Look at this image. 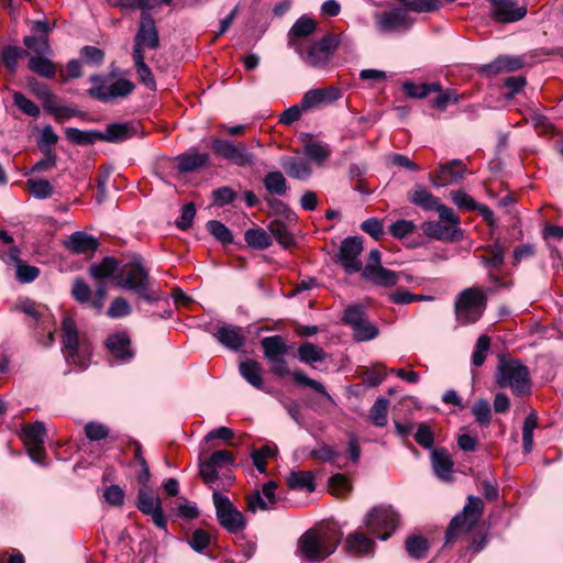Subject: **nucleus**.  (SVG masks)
Returning <instances> with one entry per match:
<instances>
[{"label": "nucleus", "instance_id": "obj_1", "mask_svg": "<svg viewBox=\"0 0 563 563\" xmlns=\"http://www.w3.org/2000/svg\"><path fill=\"white\" fill-rule=\"evenodd\" d=\"M115 282L119 287L132 290L148 303H154L161 298L159 288L151 280L140 256L120 265Z\"/></svg>", "mask_w": 563, "mask_h": 563}, {"label": "nucleus", "instance_id": "obj_2", "mask_svg": "<svg viewBox=\"0 0 563 563\" xmlns=\"http://www.w3.org/2000/svg\"><path fill=\"white\" fill-rule=\"evenodd\" d=\"M342 533L335 527L308 530L298 541V551L309 562H321L336 550Z\"/></svg>", "mask_w": 563, "mask_h": 563}, {"label": "nucleus", "instance_id": "obj_3", "mask_svg": "<svg viewBox=\"0 0 563 563\" xmlns=\"http://www.w3.org/2000/svg\"><path fill=\"white\" fill-rule=\"evenodd\" d=\"M496 384L501 388H510L517 396L530 393L531 380L529 368L519 360L500 358L496 371Z\"/></svg>", "mask_w": 563, "mask_h": 563}, {"label": "nucleus", "instance_id": "obj_4", "mask_svg": "<svg viewBox=\"0 0 563 563\" xmlns=\"http://www.w3.org/2000/svg\"><path fill=\"white\" fill-rule=\"evenodd\" d=\"M289 44L295 47L300 57L311 67L324 66L340 45H352L345 35L338 36L332 34H328L318 42L307 46L296 45L292 41H289Z\"/></svg>", "mask_w": 563, "mask_h": 563}, {"label": "nucleus", "instance_id": "obj_5", "mask_svg": "<svg viewBox=\"0 0 563 563\" xmlns=\"http://www.w3.org/2000/svg\"><path fill=\"white\" fill-rule=\"evenodd\" d=\"M487 303L486 294L477 287L464 289L455 300L454 310L462 325L475 323L483 316Z\"/></svg>", "mask_w": 563, "mask_h": 563}, {"label": "nucleus", "instance_id": "obj_6", "mask_svg": "<svg viewBox=\"0 0 563 563\" xmlns=\"http://www.w3.org/2000/svg\"><path fill=\"white\" fill-rule=\"evenodd\" d=\"M363 525L369 534L386 541L396 531L399 525V516L391 506L380 505L366 514Z\"/></svg>", "mask_w": 563, "mask_h": 563}, {"label": "nucleus", "instance_id": "obj_7", "mask_svg": "<svg viewBox=\"0 0 563 563\" xmlns=\"http://www.w3.org/2000/svg\"><path fill=\"white\" fill-rule=\"evenodd\" d=\"M484 510L479 497L468 496L463 510L453 517L445 532V545L452 543L460 534L471 530L478 522Z\"/></svg>", "mask_w": 563, "mask_h": 563}, {"label": "nucleus", "instance_id": "obj_8", "mask_svg": "<svg viewBox=\"0 0 563 563\" xmlns=\"http://www.w3.org/2000/svg\"><path fill=\"white\" fill-rule=\"evenodd\" d=\"M439 213L440 221H426L422 223L423 233L439 241H454L460 230V218L450 207H441Z\"/></svg>", "mask_w": 563, "mask_h": 563}, {"label": "nucleus", "instance_id": "obj_9", "mask_svg": "<svg viewBox=\"0 0 563 563\" xmlns=\"http://www.w3.org/2000/svg\"><path fill=\"white\" fill-rule=\"evenodd\" d=\"M212 500L219 523L229 532L236 533L245 528L246 521L241 511L220 492L214 490Z\"/></svg>", "mask_w": 563, "mask_h": 563}, {"label": "nucleus", "instance_id": "obj_10", "mask_svg": "<svg viewBox=\"0 0 563 563\" xmlns=\"http://www.w3.org/2000/svg\"><path fill=\"white\" fill-rule=\"evenodd\" d=\"M213 153L222 158L232 162L240 167H252L255 164V156L246 150L243 143H234L224 139L211 141Z\"/></svg>", "mask_w": 563, "mask_h": 563}, {"label": "nucleus", "instance_id": "obj_11", "mask_svg": "<svg viewBox=\"0 0 563 563\" xmlns=\"http://www.w3.org/2000/svg\"><path fill=\"white\" fill-rule=\"evenodd\" d=\"M159 47V34L155 21L150 12H142L140 24L134 37L132 55L144 56L145 49H157Z\"/></svg>", "mask_w": 563, "mask_h": 563}, {"label": "nucleus", "instance_id": "obj_12", "mask_svg": "<svg viewBox=\"0 0 563 563\" xmlns=\"http://www.w3.org/2000/svg\"><path fill=\"white\" fill-rule=\"evenodd\" d=\"M135 85L124 78L114 80H100L98 85L89 89V95L102 102H109L117 98H125L132 93Z\"/></svg>", "mask_w": 563, "mask_h": 563}, {"label": "nucleus", "instance_id": "obj_13", "mask_svg": "<svg viewBox=\"0 0 563 563\" xmlns=\"http://www.w3.org/2000/svg\"><path fill=\"white\" fill-rule=\"evenodd\" d=\"M363 251V240L360 236H349L341 242L339 263L347 274L363 271L360 255Z\"/></svg>", "mask_w": 563, "mask_h": 563}, {"label": "nucleus", "instance_id": "obj_14", "mask_svg": "<svg viewBox=\"0 0 563 563\" xmlns=\"http://www.w3.org/2000/svg\"><path fill=\"white\" fill-rule=\"evenodd\" d=\"M137 509L152 518L153 523L167 532V519L162 508L159 497L154 496L148 489L142 487L137 493Z\"/></svg>", "mask_w": 563, "mask_h": 563}, {"label": "nucleus", "instance_id": "obj_15", "mask_svg": "<svg viewBox=\"0 0 563 563\" xmlns=\"http://www.w3.org/2000/svg\"><path fill=\"white\" fill-rule=\"evenodd\" d=\"M234 459L227 450L214 451L211 456L199 464V474L202 481L211 486L219 477V471L233 465Z\"/></svg>", "mask_w": 563, "mask_h": 563}, {"label": "nucleus", "instance_id": "obj_16", "mask_svg": "<svg viewBox=\"0 0 563 563\" xmlns=\"http://www.w3.org/2000/svg\"><path fill=\"white\" fill-rule=\"evenodd\" d=\"M376 538L360 527L347 534L344 541L345 551L353 556H373L376 548Z\"/></svg>", "mask_w": 563, "mask_h": 563}, {"label": "nucleus", "instance_id": "obj_17", "mask_svg": "<svg viewBox=\"0 0 563 563\" xmlns=\"http://www.w3.org/2000/svg\"><path fill=\"white\" fill-rule=\"evenodd\" d=\"M466 166L460 159H453L446 164H440L439 168L431 173L429 178L434 187H445L457 183L464 177Z\"/></svg>", "mask_w": 563, "mask_h": 563}, {"label": "nucleus", "instance_id": "obj_18", "mask_svg": "<svg viewBox=\"0 0 563 563\" xmlns=\"http://www.w3.org/2000/svg\"><path fill=\"white\" fill-rule=\"evenodd\" d=\"M490 16L500 23H512L523 19L527 14L526 7H517L514 0H488Z\"/></svg>", "mask_w": 563, "mask_h": 563}, {"label": "nucleus", "instance_id": "obj_19", "mask_svg": "<svg viewBox=\"0 0 563 563\" xmlns=\"http://www.w3.org/2000/svg\"><path fill=\"white\" fill-rule=\"evenodd\" d=\"M377 30L383 33L407 31L411 26V20L402 9L384 11L376 16Z\"/></svg>", "mask_w": 563, "mask_h": 563}, {"label": "nucleus", "instance_id": "obj_20", "mask_svg": "<svg viewBox=\"0 0 563 563\" xmlns=\"http://www.w3.org/2000/svg\"><path fill=\"white\" fill-rule=\"evenodd\" d=\"M106 345L110 354L119 362L128 363L134 357L130 336L124 331L110 334L106 341Z\"/></svg>", "mask_w": 563, "mask_h": 563}, {"label": "nucleus", "instance_id": "obj_21", "mask_svg": "<svg viewBox=\"0 0 563 563\" xmlns=\"http://www.w3.org/2000/svg\"><path fill=\"white\" fill-rule=\"evenodd\" d=\"M341 97V89L334 86L311 89L303 95L301 99V108L303 110H310L323 103H332Z\"/></svg>", "mask_w": 563, "mask_h": 563}, {"label": "nucleus", "instance_id": "obj_22", "mask_svg": "<svg viewBox=\"0 0 563 563\" xmlns=\"http://www.w3.org/2000/svg\"><path fill=\"white\" fill-rule=\"evenodd\" d=\"M213 336L221 345L235 352L245 344V335L242 328L234 324L217 327Z\"/></svg>", "mask_w": 563, "mask_h": 563}, {"label": "nucleus", "instance_id": "obj_23", "mask_svg": "<svg viewBox=\"0 0 563 563\" xmlns=\"http://www.w3.org/2000/svg\"><path fill=\"white\" fill-rule=\"evenodd\" d=\"M139 130L137 122L111 123L101 132V141L121 143L137 135Z\"/></svg>", "mask_w": 563, "mask_h": 563}, {"label": "nucleus", "instance_id": "obj_24", "mask_svg": "<svg viewBox=\"0 0 563 563\" xmlns=\"http://www.w3.org/2000/svg\"><path fill=\"white\" fill-rule=\"evenodd\" d=\"M64 245L73 254L86 255L95 253L99 246V242L90 234L76 231L64 241Z\"/></svg>", "mask_w": 563, "mask_h": 563}, {"label": "nucleus", "instance_id": "obj_25", "mask_svg": "<svg viewBox=\"0 0 563 563\" xmlns=\"http://www.w3.org/2000/svg\"><path fill=\"white\" fill-rule=\"evenodd\" d=\"M63 347L67 362H76L78 355V331L74 319L66 317L63 320Z\"/></svg>", "mask_w": 563, "mask_h": 563}, {"label": "nucleus", "instance_id": "obj_26", "mask_svg": "<svg viewBox=\"0 0 563 563\" xmlns=\"http://www.w3.org/2000/svg\"><path fill=\"white\" fill-rule=\"evenodd\" d=\"M431 464L437 477L443 482H450L453 473V461L448 450L437 448L430 454Z\"/></svg>", "mask_w": 563, "mask_h": 563}, {"label": "nucleus", "instance_id": "obj_27", "mask_svg": "<svg viewBox=\"0 0 563 563\" xmlns=\"http://www.w3.org/2000/svg\"><path fill=\"white\" fill-rule=\"evenodd\" d=\"M362 276L364 279L382 287H391L399 282V274L384 266L365 265Z\"/></svg>", "mask_w": 563, "mask_h": 563}, {"label": "nucleus", "instance_id": "obj_28", "mask_svg": "<svg viewBox=\"0 0 563 563\" xmlns=\"http://www.w3.org/2000/svg\"><path fill=\"white\" fill-rule=\"evenodd\" d=\"M280 166L289 177L299 180H307L312 174L309 162L299 156L284 157L280 161Z\"/></svg>", "mask_w": 563, "mask_h": 563}, {"label": "nucleus", "instance_id": "obj_29", "mask_svg": "<svg viewBox=\"0 0 563 563\" xmlns=\"http://www.w3.org/2000/svg\"><path fill=\"white\" fill-rule=\"evenodd\" d=\"M408 199L411 203L428 210V211H437L439 212L441 207H446L443 205L439 198L433 196L427 189H424L420 185H416L409 192Z\"/></svg>", "mask_w": 563, "mask_h": 563}, {"label": "nucleus", "instance_id": "obj_30", "mask_svg": "<svg viewBox=\"0 0 563 563\" xmlns=\"http://www.w3.org/2000/svg\"><path fill=\"white\" fill-rule=\"evenodd\" d=\"M240 375L254 388L265 390L263 369L258 362L246 358L239 364Z\"/></svg>", "mask_w": 563, "mask_h": 563}, {"label": "nucleus", "instance_id": "obj_31", "mask_svg": "<svg viewBox=\"0 0 563 563\" xmlns=\"http://www.w3.org/2000/svg\"><path fill=\"white\" fill-rule=\"evenodd\" d=\"M209 154L189 151L177 157L178 169L181 173H191L209 163Z\"/></svg>", "mask_w": 563, "mask_h": 563}, {"label": "nucleus", "instance_id": "obj_32", "mask_svg": "<svg viewBox=\"0 0 563 563\" xmlns=\"http://www.w3.org/2000/svg\"><path fill=\"white\" fill-rule=\"evenodd\" d=\"M261 345L268 363L287 354V345L280 335L266 336L262 339Z\"/></svg>", "mask_w": 563, "mask_h": 563}, {"label": "nucleus", "instance_id": "obj_33", "mask_svg": "<svg viewBox=\"0 0 563 563\" xmlns=\"http://www.w3.org/2000/svg\"><path fill=\"white\" fill-rule=\"evenodd\" d=\"M120 263L110 256L102 258L100 263H93L89 267V274L97 280H102L119 273Z\"/></svg>", "mask_w": 563, "mask_h": 563}, {"label": "nucleus", "instance_id": "obj_34", "mask_svg": "<svg viewBox=\"0 0 563 563\" xmlns=\"http://www.w3.org/2000/svg\"><path fill=\"white\" fill-rule=\"evenodd\" d=\"M266 191L272 196H284L289 190L286 177L279 170L269 172L263 179Z\"/></svg>", "mask_w": 563, "mask_h": 563}, {"label": "nucleus", "instance_id": "obj_35", "mask_svg": "<svg viewBox=\"0 0 563 563\" xmlns=\"http://www.w3.org/2000/svg\"><path fill=\"white\" fill-rule=\"evenodd\" d=\"M66 139L77 145H89L101 141V131L87 130L81 131L77 128L65 129Z\"/></svg>", "mask_w": 563, "mask_h": 563}, {"label": "nucleus", "instance_id": "obj_36", "mask_svg": "<svg viewBox=\"0 0 563 563\" xmlns=\"http://www.w3.org/2000/svg\"><path fill=\"white\" fill-rule=\"evenodd\" d=\"M300 362L313 365L317 362H322L327 357L324 350L311 342H303L297 351Z\"/></svg>", "mask_w": 563, "mask_h": 563}, {"label": "nucleus", "instance_id": "obj_37", "mask_svg": "<svg viewBox=\"0 0 563 563\" xmlns=\"http://www.w3.org/2000/svg\"><path fill=\"white\" fill-rule=\"evenodd\" d=\"M46 438V429L43 422L36 421L26 424L22 429V439L26 446L44 444Z\"/></svg>", "mask_w": 563, "mask_h": 563}, {"label": "nucleus", "instance_id": "obj_38", "mask_svg": "<svg viewBox=\"0 0 563 563\" xmlns=\"http://www.w3.org/2000/svg\"><path fill=\"white\" fill-rule=\"evenodd\" d=\"M486 251L489 255L481 257L482 263L489 268L498 269L504 265L506 247L504 244L496 240L492 245L487 246Z\"/></svg>", "mask_w": 563, "mask_h": 563}, {"label": "nucleus", "instance_id": "obj_39", "mask_svg": "<svg viewBox=\"0 0 563 563\" xmlns=\"http://www.w3.org/2000/svg\"><path fill=\"white\" fill-rule=\"evenodd\" d=\"M244 240L254 250H265L273 243L271 234L262 228H252L245 231Z\"/></svg>", "mask_w": 563, "mask_h": 563}, {"label": "nucleus", "instance_id": "obj_40", "mask_svg": "<svg viewBox=\"0 0 563 563\" xmlns=\"http://www.w3.org/2000/svg\"><path fill=\"white\" fill-rule=\"evenodd\" d=\"M287 484L291 489L313 492L316 489L314 476L311 472H291L287 477Z\"/></svg>", "mask_w": 563, "mask_h": 563}, {"label": "nucleus", "instance_id": "obj_41", "mask_svg": "<svg viewBox=\"0 0 563 563\" xmlns=\"http://www.w3.org/2000/svg\"><path fill=\"white\" fill-rule=\"evenodd\" d=\"M27 66L31 71L43 78H53L56 74V65L44 56H32Z\"/></svg>", "mask_w": 563, "mask_h": 563}, {"label": "nucleus", "instance_id": "obj_42", "mask_svg": "<svg viewBox=\"0 0 563 563\" xmlns=\"http://www.w3.org/2000/svg\"><path fill=\"white\" fill-rule=\"evenodd\" d=\"M25 55V51L13 45L4 46L0 53L1 63L11 75L16 73L18 62Z\"/></svg>", "mask_w": 563, "mask_h": 563}, {"label": "nucleus", "instance_id": "obj_43", "mask_svg": "<svg viewBox=\"0 0 563 563\" xmlns=\"http://www.w3.org/2000/svg\"><path fill=\"white\" fill-rule=\"evenodd\" d=\"M406 551L409 556L421 560L427 556L429 552V542L422 536H410L405 542Z\"/></svg>", "mask_w": 563, "mask_h": 563}, {"label": "nucleus", "instance_id": "obj_44", "mask_svg": "<svg viewBox=\"0 0 563 563\" xmlns=\"http://www.w3.org/2000/svg\"><path fill=\"white\" fill-rule=\"evenodd\" d=\"M389 400L385 397H378L369 409V420L376 427H385L387 424V415Z\"/></svg>", "mask_w": 563, "mask_h": 563}, {"label": "nucleus", "instance_id": "obj_45", "mask_svg": "<svg viewBox=\"0 0 563 563\" xmlns=\"http://www.w3.org/2000/svg\"><path fill=\"white\" fill-rule=\"evenodd\" d=\"M291 375H292L294 380L297 384L310 387L314 391L322 395L324 397V399L327 401H329L330 404H332V405L335 404L333 397L327 391V389L320 382L308 377L302 371H295L291 373Z\"/></svg>", "mask_w": 563, "mask_h": 563}, {"label": "nucleus", "instance_id": "obj_46", "mask_svg": "<svg viewBox=\"0 0 563 563\" xmlns=\"http://www.w3.org/2000/svg\"><path fill=\"white\" fill-rule=\"evenodd\" d=\"M538 426V416L536 411H531L523 421L522 427V446L526 454L530 453L533 448V431Z\"/></svg>", "mask_w": 563, "mask_h": 563}, {"label": "nucleus", "instance_id": "obj_47", "mask_svg": "<svg viewBox=\"0 0 563 563\" xmlns=\"http://www.w3.org/2000/svg\"><path fill=\"white\" fill-rule=\"evenodd\" d=\"M271 236H274L275 240L285 249L289 247L294 244V236L290 233L288 227L280 221H273L269 227Z\"/></svg>", "mask_w": 563, "mask_h": 563}, {"label": "nucleus", "instance_id": "obj_48", "mask_svg": "<svg viewBox=\"0 0 563 563\" xmlns=\"http://www.w3.org/2000/svg\"><path fill=\"white\" fill-rule=\"evenodd\" d=\"M352 331L356 342L374 340L379 333L378 328L367 318L360 322L357 327L352 328Z\"/></svg>", "mask_w": 563, "mask_h": 563}, {"label": "nucleus", "instance_id": "obj_49", "mask_svg": "<svg viewBox=\"0 0 563 563\" xmlns=\"http://www.w3.org/2000/svg\"><path fill=\"white\" fill-rule=\"evenodd\" d=\"M30 192L36 199H47L53 195V186L47 179L30 178L26 181Z\"/></svg>", "mask_w": 563, "mask_h": 563}, {"label": "nucleus", "instance_id": "obj_50", "mask_svg": "<svg viewBox=\"0 0 563 563\" xmlns=\"http://www.w3.org/2000/svg\"><path fill=\"white\" fill-rule=\"evenodd\" d=\"M472 413L482 427L489 426L492 420V407L486 399H477L472 407Z\"/></svg>", "mask_w": 563, "mask_h": 563}, {"label": "nucleus", "instance_id": "obj_51", "mask_svg": "<svg viewBox=\"0 0 563 563\" xmlns=\"http://www.w3.org/2000/svg\"><path fill=\"white\" fill-rule=\"evenodd\" d=\"M305 154L317 163H323L330 157L331 151L327 144L311 142L305 145Z\"/></svg>", "mask_w": 563, "mask_h": 563}, {"label": "nucleus", "instance_id": "obj_52", "mask_svg": "<svg viewBox=\"0 0 563 563\" xmlns=\"http://www.w3.org/2000/svg\"><path fill=\"white\" fill-rule=\"evenodd\" d=\"M71 295L79 303H86L91 307L92 290L90 286L81 278H76L73 284Z\"/></svg>", "mask_w": 563, "mask_h": 563}, {"label": "nucleus", "instance_id": "obj_53", "mask_svg": "<svg viewBox=\"0 0 563 563\" xmlns=\"http://www.w3.org/2000/svg\"><path fill=\"white\" fill-rule=\"evenodd\" d=\"M144 56L133 55V60L140 80L150 89L155 88V79L150 67L145 64Z\"/></svg>", "mask_w": 563, "mask_h": 563}, {"label": "nucleus", "instance_id": "obj_54", "mask_svg": "<svg viewBox=\"0 0 563 563\" xmlns=\"http://www.w3.org/2000/svg\"><path fill=\"white\" fill-rule=\"evenodd\" d=\"M207 229L212 236H214L218 241L222 242L223 244L233 242V235H232L231 231L221 221H218V220L208 221Z\"/></svg>", "mask_w": 563, "mask_h": 563}, {"label": "nucleus", "instance_id": "obj_55", "mask_svg": "<svg viewBox=\"0 0 563 563\" xmlns=\"http://www.w3.org/2000/svg\"><path fill=\"white\" fill-rule=\"evenodd\" d=\"M12 98L14 106H16L26 115L33 118L40 115V107L35 104L32 100L27 99L23 93L15 91L13 92Z\"/></svg>", "mask_w": 563, "mask_h": 563}, {"label": "nucleus", "instance_id": "obj_56", "mask_svg": "<svg viewBox=\"0 0 563 563\" xmlns=\"http://www.w3.org/2000/svg\"><path fill=\"white\" fill-rule=\"evenodd\" d=\"M490 347V339L488 335H481L477 339L475 350L472 354V364L476 367L482 366L486 360L487 352Z\"/></svg>", "mask_w": 563, "mask_h": 563}, {"label": "nucleus", "instance_id": "obj_57", "mask_svg": "<svg viewBox=\"0 0 563 563\" xmlns=\"http://www.w3.org/2000/svg\"><path fill=\"white\" fill-rule=\"evenodd\" d=\"M23 44L38 55L51 54V46L47 36L27 35L23 38Z\"/></svg>", "mask_w": 563, "mask_h": 563}, {"label": "nucleus", "instance_id": "obj_58", "mask_svg": "<svg viewBox=\"0 0 563 563\" xmlns=\"http://www.w3.org/2000/svg\"><path fill=\"white\" fill-rule=\"evenodd\" d=\"M329 488L333 495L342 497L352 489V486L344 474L338 473L329 478Z\"/></svg>", "mask_w": 563, "mask_h": 563}, {"label": "nucleus", "instance_id": "obj_59", "mask_svg": "<svg viewBox=\"0 0 563 563\" xmlns=\"http://www.w3.org/2000/svg\"><path fill=\"white\" fill-rule=\"evenodd\" d=\"M364 319H366L365 308L361 305H352L344 310L342 321L352 329L357 327Z\"/></svg>", "mask_w": 563, "mask_h": 563}, {"label": "nucleus", "instance_id": "obj_60", "mask_svg": "<svg viewBox=\"0 0 563 563\" xmlns=\"http://www.w3.org/2000/svg\"><path fill=\"white\" fill-rule=\"evenodd\" d=\"M316 29V23L312 19L307 16L299 18L289 31V35L296 37H303L310 35Z\"/></svg>", "mask_w": 563, "mask_h": 563}, {"label": "nucleus", "instance_id": "obj_61", "mask_svg": "<svg viewBox=\"0 0 563 563\" xmlns=\"http://www.w3.org/2000/svg\"><path fill=\"white\" fill-rule=\"evenodd\" d=\"M309 455L322 462L335 464L339 468L341 467V465L336 463V459L340 454L327 444H322L320 448L310 451Z\"/></svg>", "mask_w": 563, "mask_h": 563}, {"label": "nucleus", "instance_id": "obj_62", "mask_svg": "<svg viewBox=\"0 0 563 563\" xmlns=\"http://www.w3.org/2000/svg\"><path fill=\"white\" fill-rule=\"evenodd\" d=\"M439 0H410L405 3V8L412 12H432L440 9Z\"/></svg>", "mask_w": 563, "mask_h": 563}, {"label": "nucleus", "instance_id": "obj_63", "mask_svg": "<svg viewBox=\"0 0 563 563\" xmlns=\"http://www.w3.org/2000/svg\"><path fill=\"white\" fill-rule=\"evenodd\" d=\"M131 313V307L126 299L123 297H117L110 303L108 308L107 314L110 318L118 319L122 317H126Z\"/></svg>", "mask_w": 563, "mask_h": 563}, {"label": "nucleus", "instance_id": "obj_64", "mask_svg": "<svg viewBox=\"0 0 563 563\" xmlns=\"http://www.w3.org/2000/svg\"><path fill=\"white\" fill-rule=\"evenodd\" d=\"M387 371L383 364L375 365L364 373V383L369 387H376L386 378Z\"/></svg>", "mask_w": 563, "mask_h": 563}]
</instances>
